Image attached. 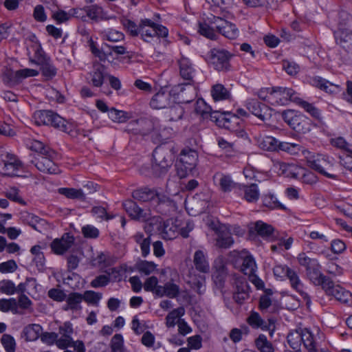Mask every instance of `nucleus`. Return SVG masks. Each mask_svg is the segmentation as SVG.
I'll return each instance as SVG.
<instances>
[{"mask_svg": "<svg viewBox=\"0 0 352 352\" xmlns=\"http://www.w3.org/2000/svg\"><path fill=\"white\" fill-rule=\"evenodd\" d=\"M177 92V99L179 102L188 104L194 100L197 96L195 88L191 85L190 82L185 85H178L175 87Z\"/></svg>", "mask_w": 352, "mask_h": 352, "instance_id": "23", "label": "nucleus"}, {"mask_svg": "<svg viewBox=\"0 0 352 352\" xmlns=\"http://www.w3.org/2000/svg\"><path fill=\"white\" fill-rule=\"evenodd\" d=\"M211 25H214L217 30L229 39H235L239 35V30L236 25L221 17L211 15L208 18Z\"/></svg>", "mask_w": 352, "mask_h": 352, "instance_id": "13", "label": "nucleus"}, {"mask_svg": "<svg viewBox=\"0 0 352 352\" xmlns=\"http://www.w3.org/2000/svg\"><path fill=\"white\" fill-rule=\"evenodd\" d=\"M53 111L50 110H40L34 112L33 118L37 125H49Z\"/></svg>", "mask_w": 352, "mask_h": 352, "instance_id": "51", "label": "nucleus"}, {"mask_svg": "<svg viewBox=\"0 0 352 352\" xmlns=\"http://www.w3.org/2000/svg\"><path fill=\"white\" fill-rule=\"evenodd\" d=\"M244 199L250 202H256L259 198V190L258 186L255 184H252L249 186H245L243 188Z\"/></svg>", "mask_w": 352, "mask_h": 352, "instance_id": "50", "label": "nucleus"}, {"mask_svg": "<svg viewBox=\"0 0 352 352\" xmlns=\"http://www.w3.org/2000/svg\"><path fill=\"white\" fill-rule=\"evenodd\" d=\"M296 104L300 107H302L305 111L309 113L312 117L320 119V111L316 108L313 104L308 102L300 98V96H298V99L297 100Z\"/></svg>", "mask_w": 352, "mask_h": 352, "instance_id": "52", "label": "nucleus"}, {"mask_svg": "<svg viewBox=\"0 0 352 352\" xmlns=\"http://www.w3.org/2000/svg\"><path fill=\"white\" fill-rule=\"evenodd\" d=\"M156 122L157 120L148 118L132 120L128 123L126 131L133 134L146 135L156 129Z\"/></svg>", "mask_w": 352, "mask_h": 352, "instance_id": "11", "label": "nucleus"}, {"mask_svg": "<svg viewBox=\"0 0 352 352\" xmlns=\"http://www.w3.org/2000/svg\"><path fill=\"white\" fill-rule=\"evenodd\" d=\"M82 300L85 301L88 305L98 306L102 297V294L92 290H87L82 294Z\"/></svg>", "mask_w": 352, "mask_h": 352, "instance_id": "60", "label": "nucleus"}, {"mask_svg": "<svg viewBox=\"0 0 352 352\" xmlns=\"http://www.w3.org/2000/svg\"><path fill=\"white\" fill-rule=\"evenodd\" d=\"M57 157V153L54 150H51L43 155H38L34 160H31V162L41 172L48 174H57L59 173V168L55 162Z\"/></svg>", "mask_w": 352, "mask_h": 352, "instance_id": "7", "label": "nucleus"}, {"mask_svg": "<svg viewBox=\"0 0 352 352\" xmlns=\"http://www.w3.org/2000/svg\"><path fill=\"white\" fill-rule=\"evenodd\" d=\"M321 265L317 261L313 265L306 269V274L309 279L316 285L323 287L324 285L331 279L329 276L324 275L321 271Z\"/></svg>", "mask_w": 352, "mask_h": 352, "instance_id": "22", "label": "nucleus"}, {"mask_svg": "<svg viewBox=\"0 0 352 352\" xmlns=\"http://www.w3.org/2000/svg\"><path fill=\"white\" fill-rule=\"evenodd\" d=\"M224 128L234 133L238 137L243 138L246 136L247 133L244 131L242 120L239 119L230 112V116H228V120L224 126Z\"/></svg>", "mask_w": 352, "mask_h": 352, "instance_id": "28", "label": "nucleus"}, {"mask_svg": "<svg viewBox=\"0 0 352 352\" xmlns=\"http://www.w3.org/2000/svg\"><path fill=\"white\" fill-rule=\"evenodd\" d=\"M42 327L38 324H31L25 327L22 331V336L28 342L36 340L42 331Z\"/></svg>", "mask_w": 352, "mask_h": 352, "instance_id": "37", "label": "nucleus"}, {"mask_svg": "<svg viewBox=\"0 0 352 352\" xmlns=\"http://www.w3.org/2000/svg\"><path fill=\"white\" fill-rule=\"evenodd\" d=\"M18 305L17 300L11 298L9 299H1L0 300V310L3 312L11 311L13 313H17Z\"/></svg>", "mask_w": 352, "mask_h": 352, "instance_id": "62", "label": "nucleus"}, {"mask_svg": "<svg viewBox=\"0 0 352 352\" xmlns=\"http://www.w3.org/2000/svg\"><path fill=\"white\" fill-rule=\"evenodd\" d=\"M22 162L16 155L8 153L6 159L0 162V174L3 176H18V171L22 168Z\"/></svg>", "mask_w": 352, "mask_h": 352, "instance_id": "16", "label": "nucleus"}, {"mask_svg": "<svg viewBox=\"0 0 352 352\" xmlns=\"http://www.w3.org/2000/svg\"><path fill=\"white\" fill-rule=\"evenodd\" d=\"M211 95L214 101L228 100L231 97L230 91L221 84H217L212 86Z\"/></svg>", "mask_w": 352, "mask_h": 352, "instance_id": "44", "label": "nucleus"}, {"mask_svg": "<svg viewBox=\"0 0 352 352\" xmlns=\"http://www.w3.org/2000/svg\"><path fill=\"white\" fill-rule=\"evenodd\" d=\"M288 272H289L286 277L289 280L292 287L300 294V296L306 300L307 304L311 302V298L308 294L303 290L304 285L301 282L296 272L292 269H290Z\"/></svg>", "mask_w": 352, "mask_h": 352, "instance_id": "27", "label": "nucleus"}, {"mask_svg": "<svg viewBox=\"0 0 352 352\" xmlns=\"http://www.w3.org/2000/svg\"><path fill=\"white\" fill-rule=\"evenodd\" d=\"M50 122V123L48 126H52L66 133H69L71 131L72 125L69 124L66 120L54 111L52 116H51Z\"/></svg>", "mask_w": 352, "mask_h": 352, "instance_id": "40", "label": "nucleus"}, {"mask_svg": "<svg viewBox=\"0 0 352 352\" xmlns=\"http://www.w3.org/2000/svg\"><path fill=\"white\" fill-rule=\"evenodd\" d=\"M311 83L316 87L331 94H338L342 90L341 85L331 82L320 76L314 77Z\"/></svg>", "mask_w": 352, "mask_h": 352, "instance_id": "25", "label": "nucleus"}, {"mask_svg": "<svg viewBox=\"0 0 352 352\" xmlns=\"http://www.w3.org/2000/svg\"><path fill=\"white\" fill-rule=\"evenodd\" d=\"M263 204L265 207L270 209H283L287 210V208L281 204L277 198L272 194L265 195L263 198Z\"/></svg>", "mask_w": 352, "mask_h": 352, "instance_id": "61", "label": "nucleus"}, {"mask_svg": "<svg viewBox=\"0 0 352 352\" xmlns=\"http://www.w3.org/2000/svg\"><path fill=\"white\" fill-rule=\"evenodd\" d=\"M21 219L25 223L30 226L33 229L36 231L41 232L40 226H43L45 223V221L41 219L38 216L30 213L28 212H23L21 213Z\"/></svg>", "mask_w": 352, "mask_h": 352, "instance_id": "36", "label": "nucleus"}, {"mask_svg": "<svg viewBox=\"0 0 352 352\" xmlns=\"http://www.w3.org/2000/svg\"><path fill=\"white\" fill-rule=\"evenodd\" d=\"M88 43L91 53L96 57L98 58L100 61H105L107 59L108 56H111V52L105 51L104 47H106L103 45L101 49L98 48L91 37L89 38Z\"/></svg>", "mask_w": 352, "mask_h": 352, "instance_id": "47", "label": "nucleus"}, {"mask_svg": "<svg viewBox=\"0 0 352 352\" xmlns=\"http://www.w3.org/2000/svg\"><path fill=\"white\" fill-rule=\"evenodd\" d=\"M89 76L90 79L89 83L96 87H102L104 79L107 76L104 66L101 64L94 65L93 70L89 72Z\"/></svg>", "mask_w": 352, "mask_h": 352, "instance_id": "33", "label": "nucleus"}, {"mask_svg": "<svg viewBox=\"0 0 352 352\" xmlns=\"http://www.w3.org/2000/svg\"><path fill=\"white\" fill-rule=\"evenodd\" d=\"M74 243V237L69 233H64L61 238H57L50 244L52 251L58 255H62L66 252Z\"/></svg>", "mask_w": 352, "mask_h": 352, "instance_id": "20", "label": "nucleus"}, {"mask_svg": "<svg viewBox=\"0 0 352 352\" xmlns=\"http://www.w3.org/2000/svg\"><path fill=\"white\" fill-rule=\"evenodd\" d=\"M287 342L294 350L299 349L301 341V329L294 332H291L287 337Z\"/></svg>", "mask_w": 352, "mask_h": 352, "instance_id": "64", "label": "nucleus"}, {"mask_svg": "<svg viewBox=\"0 0 352 352\" xmlns=\"http://www.w3.org/2000/svg\"><path fill=\"white\" fill-rule=\"evenodd\" d=\"M322 289L327 295L333 296L340 302L349 306L352 305V294L340 285H335L331 279L323 286Z\"/></svg>", "mask_w": 352, "mask_h": 352, "instance_id": "12", "label": "nucleus"}, {"mask_svg": "<svg viewBox=\"0 0 352 352\" xmlns=\"http://www.w3.org/2000/svg\"><path fill=\"white\" fill-rule=\"evenodd\" d=\"M309 167L324 175L325 177L337 179L335 174L334 159L327 155L317 154L307 157Z\"/></svg>", "mask_w": 352, "mask_h": 352, "instance_id": "2", "label": "nucleus"}, {"mask_svg": "<svg viewBox=\"0 0 352 352\" xmlns=\"http://www.w3.org/2000/svg\"><path fill=\"white\" fill-rule=\"evenodd\" d=\"M35 58L36 60H32V62L40 66L42 75L46 79H52L56 75V67L53 65L51 59L45 55L41 49L36 52Z\"/></svg>", "mask_w": 352, "mask_h": 352, "instance_id": "14", "label": "nucleus"}, {"mask_svg": "<svg viewBox=\"0 0 352 352\" xmlns=\"http://www.w3.org/2000/svg\"><path fill=\"white\" fill-rule=\"evenodd\" d=\"M227 276V268L223 264L217 267L216 271L212 275L214 283L219 287H223L226 278Z\"/></svg>", "mask_w": 352, "mask_h": 352, "instance_id": "57", "label": "nucleus"}, {"mask_svg": "<svg viewBox=\"0 0 352 352\" xmlns=\"http://www.w3.org/2000/svg\"><path fill=\"white\" fill-rule=\"evenodd\" d=\"M111 352H129L124 347V338L122 334H115L110 342Z\"/></svg>", "mask_w": 352, "mask_h": 352, "instance_id": "53", "label": "nucleus"}, {"mask_svg": "<svg viewBox=\"0 0 352 352\" xmlns=\"http://www.w3.org/2000/svg\"><path fill=\"white\" fill-rule=\"evenodd\" d=\"M154 210L162 215H170L177 210L176 203L169 197L158 193L152 204Z\"/></svg>", "mask_w": 352, "mask_h": 352, "instance_id": "15", "label": "nucleus"}, {"mask_svg": "<svg viewBox=\"0 0 352 352\" xmlns=\"http://www.w3.org/2000/svg\"><path fill=\"white\" fill-rule=\"evenodd\" d=\"M134 241L139 244L141 249V254L143 257H146L150 254L151 237L144 236L142 232H137L133 236Z\"/></svg>", "mask_w": 352, "mask_h": 352, "instance_id": "38", "label": "nucleus"}, {"mask_svg": "<svg viewBox=\"0 0 352 352\" xmlns=\"http://www.w3.org/2000/svg\"><path fill=\"white\" fill-rule=\"evenodd\" d=\"M193 261L198 271L204 273L209 272V264L203 251L197 250L195 252Z\"/></svg>", "mask_w": 352, "mask_h": 352, "instance_id": "43", "label": "nucleus"}, {"mask_svg": "<svg viewBox=\"0 0 352 352\" xmlns=\"http://www.w3.org/2000/svg\"><path fill=\"white\" fill-rule=\"evenodd\" d=\"M255 346L260 352H274V346L263 334H260L255 340Z\"/></svg>", "mask_w": 352, "mask_h": 352, "instance_id": "49", "label": "nucleus"}, {"mask_svg": "<svg viewBox=\"0 0 352 352\" xmlns=\"http://www.w3.org/2000/svg\"><path fill=\"white\" fill-rule=\"evenodd\" d=\"M247 109L254 116L262 121L271 117V108L265 104L258 102L256 99L250 98L245 101Z\"/></svg>", "mask_w": 352, "mask_h": 352, "instance_id": "18", "label": "nucleus"}, {"mask_svg": "<svg viewBox=\"0 0 352 352\" xmlns=\"http://www.w3.org/2000/svg\"><path fill=\"white\" fill-rule=\"evenodd\" d=\"M254 229L262 237L270 236L274 232V228L272 226L261 221H258L254 223Z\"/></svg>", "mask_w": 352, "mask_h": 352, "instance_id": "56", "label": "nucleus"}, {"mask_svg": "<svg viewBox=\"0 0 352 352\" xmlns=\"http://www.w3.org/2000/svg\"><path fill=\"white\" fill-rule=\"evenodd\" d=\"M171 102V96L169 92L159 91L155 94L150 101V106L155 109L166 108Z\"/></svg>", "mask_w": 352, "mask_h": 352, "instance_id": "30", "label": "nucleus"}, {"mask_svg": "<svg viewBox=\"0 0 352 352\" xmlns=\"http://www.w3.org/2000/svg\"><path fill=\"white\" fill-rule=\"evenodd\" d=\"M74 333L73 324L69 322H65L58 328V340L57 347L60 349H66L69 346H75L76 341L72 337Z\"/></svg>", "mask_w": 352, "mask_h": 352, "instance_id": "17", "label": "nucleus"}, {"mask_svg": "<svg viewBox=\"0 0 352 352\" xmlns=\"http://www.w3.org/2000/svg\"><path fill=\"white\" fill-rule=\"evenodd\" d=\"M299 94L289 87H273L271 95L272 105H287L292 102L296 103Z\"/></svg>", "mask_w": 352, "mask_h": 352, "instance_id": "8", "label": "nucleus"}, {"mask_svg": "<svg viewBox=\"0 0 352 352\" xmlns=\"http://www.w3.org/2000/svg\"><path fill=\"white\" fill-rule=\"evenodd\" d=\"M0 342L6 352H16V342L14 337L10 334H3L0 339Z\"/></svg>", "mask_w": 352, "mask_h": 352, "instance_id": "59", "label": "nucleus"}, {"mask_svg": "<svg viewBox=\"0 0 352 352\" xmlns=\"http://www.w3.org/2000/svg\"><path fill=\"white\" fill-rule=\"evenodd\" d=\"M122 206L125 211L132 219L143 221L148 219V214L140 208L134 201L131 199L126 200L123 202Z\"/></svg>", "mask_w": 352, "mask_h": 352, "instance_id": "24", "label": "nucleus"}, {"mask_svg": "<svg viewBox=\"0 0 352 352\" xmlns=\"http://www.w3.org/2000/svg\"><path fill=\"white\" fill-rule=\"evenodd\" d=\"M185 314L183 307H177L172 310L166 317V324L167 327H173L176 324V320Z\"/></svg>", "mask_w": 352, "mask_h": 352, "instance_id": "58", "label": "nucleus"}, {"mask_svg": "<svg viewBox=\"0 0 352 352\" xmlns=\"http://www.w3.org/2000/svg\"><path fill=\"white\" fill-rule=\"evenodd\" d=\"M233 54L226 50L213 48L206 54V61L214 69L227 72L231 70L230 60Z\"/></svg>", "mask_w": 352, "mask_h": 352, "instance_id": "3", "label": "nucleus"}, {"mask_svg": "<svg viewBox=\"0 0 352 352\" xmlns=\"http://www.w3.org/2000/svg\"><path fill=\"white\" fill-rule=\"evenodd\" d=\"M179 287L172 282H167L164 286H159L156 295L159 297L167 296L170 298H176L179 294Z\"/></svg>", "mask_w": 352, "mask_h": 352, "instance_id": "34", "label": "nucleus"}, {"mask_svg": "<svg viewBox=\"0 0 352 352\" xmlns=\"http://www.w3.org/2000/svg\"><path fill=\"white\" fill-rule=\"evenodd\" d=\"M300 145L296 143L279 142L278 151H285L290 155H296L300 151Z\"/></svg>", "mask_w": 352, "mask_h": 352, "instance_id": "63", "label": "nucleus"}, {"mask_svg": "<svg viewBox=\"0 0 352 352\" xmlns=\"http://www.w3.org/2000/svg\"><path fill=\"white\" fill-rule=\"evenodd\" d=\"M173 162L170 150L164 146H157L153 152L152 169L157 176L166 173Z\"/></svg>", "mask_w": 352, "mask_h": 352, "instance_id": "4", "label": "nucleus"}, {"mask_svg": "<svg viewBox=\"0 0 352 352\" xmlns=\"http://www.w3.org/2000/svg\"><path fill=\"white\" fill-rule=\"evenodd\" d=\"M58 192L68 199H77L82 201L86 199L85 192L80 188H60L58 189Z\"/></svg>", "mask_w": 352, "mask_h": 352, "instance_id": "42", "label": "nucleus"}, {"mask_svg": "<svg viewBox=\"0 0 352 352\" xmlns=\"http://www.w3.org/2000/svg\"><path fill=\"white\" fill-rule=\"evenodd\" d=\"M282 118L293 130L297 124L302 118L304 115L298 113L297 111L292 109H287L282 112Z\"/></svg>", "mask_w": 352, "mask_h": 352, "instance_id": "39", "label": "nucleus"}, {"mask_svg": "<svg viewBox=\"0 0 352 352\" xmlns=\"http://www.w3.org/2000/svg\"><path fill=\"white\" fill-rule=\"evenodd\" d=\"M232 254L236 256L237 261L241 262L240 266L241 271L245 274L249 276H252V283L256 285L257 287H260V285H263V283L261 279L257 276H254V273L256 270V262L252 256L247 254L246 252H238L234 251Z\"/></svg>", "mask_w": 352, "mask_h": 352, "instance_id": "9", "label": "nucleus"}, {"mask_svg": "<svg viewBox=\"0 0 352 352\" xmlns=\"http://www.w3.org/2000/svg\"><path fill=\"white\" fill-rule=\"evenodd\" d=\"M337 44L349 53H352V32L338 30L334 33Z\"/></svg>", "mask_w": 352, "mask_h": 352, "instance_id": "32", "label": "nucleus"}, {"mask_svg": "<svg viewBox=\"0 0 352 352\" xmlns=\"http://www.w3.org/2000/svg\"><path fill=\"white\" fill-rule=\"evenodd\" d=\"M195 111L197 113L201 114L204 116L206 114L210 115V120L214 122L219 127L224 128V126L228 120V118L230 116V111H212L211 108L207 106L203 99H199L196 102Z\"/></svg>", "mask_w": 352, "mask_h": 352, "instance_id": "10", "label": "nucleus"}, {"mask_svg": "<svg viewBox=\"0 0 352 352\" xmlns=\"http://www.w3.org/2000/svg\"><path fill=\"white\" fill-rule=\"evenodd\" d=\"M197 162L198 153L195 150L188 147L183 148L175 164L178 177L182 179L192 174L197 166Z\"/></svg>", "mask_w": 352, "mask_h": 352, "instance_id": "1", "label": "nucleus"}, {"mask_svg": "<svg viewBox=\"0 0 352 352\" xmlns=\"http://www.w3.org/2000/svg\"><path fill=\"white\" fill-rule=\"evenodd\" d=\"M301 341L309 352H319L314 335L309 329H301Z\"/></svg>", "mask_w": 352, "mask_h": 352, "instance_id": "35", "label": "nucleus"}, {"mask_svg": "<svg viewBox=\"0 0 352 352\" xmlns=\"http://www.w3.org/2000/svg\"><path fill=\"white\" fill-rule=\"evenodd\" d=\"M100 35L104 40L110 42H119L124 39L122 32L112 28L104 29L100 32Z\"/></svg>", "mask_w": 352, "mask_h": 352, "instance_id": "45", "label": "nucleus"}, {"mask_svg": "<svg viewBox=\"0 0 352 352\" xmlns=\"http://www.w3.org/2000/svg\"><path fill=\"white\" fill-rule=\"evenodd\" d=\"M184 113V108L179 104H176L168 109L166 116L169 121L176 122L182 118Z\"/></svg>", "mask_w": 352, "mask_h": 352, "instance_id": "55", "label": "nucleus"}, {"mask_svg": "<svg viewBox=\"0 0 352 352\" xmlns=\"http://www.w3.org/2000/svg\"><path fill=\"white\" fill-rule=\"evenodd\" d=\"M230 283L232 288V298L238 305H242L250 297V287L245 276L239 274L230 276Z\"/></svg>", "mask_w": 352, "mask_h": 352, "instance_id": "5", "label": "nucleus"}, {"mask_svg": "<svg viewBox=\"0 0 352 352\" xmlns=\"http://www.w3.org/2000/svg\"><path fill=\"white\" fill-rule=\"evenodd\" d=\"M168 34V29L160 24L155 23L149 19L140 20L141 38L145 42H151L155 37L165 38Z\"/></svg>", "mask_w": 352, "mask_h": 352, "instance_id": "6", "label": "nucleus"}, {"mask_svg": "<svg viewBox=\"0 0 352 352\" xmlns=\"http://www.w3.org/2000/svg\"><path fill=\"white\" fill-rule=\"evenodd\" d=\"M180 76L189 82L192 81L195 69L191 60L184 56H182L177 60Z\"/></svg>", "mask_w": 352, "mask_h": 352, "instance_id": "26", "label": "nucleus"}, {"mask_svg": "<svg viewBox=\"0 0 352 352\" xmlns=\"http://www.w3.org/2000/svg\"><path fill=\"white\" fill-rule=\"evenodd\" d=\"M182 221L177 218L166 220L162 226V234L164 239L172 240L179 234V227Z\"/></svg>", "mask_w": 352, "mask_h": 352, "instance_id": "21", "label": "nucleus"}, {"mask_svg": "<svg viewBox=\"0 0 352 352\" xmlns=\"http://www.w3.org/2000/svg\"><path fill=\"white\" fill-rule=\"evenodd\" d=\"M157 267V265L153 261L140 260L135 264L136 270L141 274L149 275L153 273Z\"/></svg>", "mask_w": 352, "mask_h": 352, "instance_id": "54", "label": "nucleus"}, {"mask_svg": "<svg viewBox=\"0 0 352 352\" xmlns=\"http://www.w3.org/2000/svg\"><path fill=\"white\" fill-rule=\"evenodd\" d=\"M279 142L272 136H265L258 140V146L267 151H278Z\"/></svg>", "mask_w": 352, "mask_h": 352, "instance_id": "41", "label": "nucleus"}, {"mask_svg": "<svg viewBox=\"0 0 352 352\" xmlns=\"http://www.w3.org/2000/svg\"><path fill=\"white\" fill-rule=\"evenodd\" d=\"M338 30L348 31V28L352 26V16L344 10H341L338 14Z\"/></svg>", "mask_w": 352, "mask_h": 352, "instance_id": "48", "label": "nucleus"}, {"mask_svg": "<svg viewBox=\"0 0 352 352\" xmlns=\"http://www.w3.org/2000/svg\"><path fill=\"white\" fill-rule=\"evenodd\" d=\"M158 193L154 188L144 187L133 190L132 197L134 199L142 202L150 201L152 205Z\"/></svg>", "mask_w": 352, "mask_h": 352, "instance_id": "29", "label": "nucleus"}, {"mask_svg": "<svg viewBox=\"0 0 352 352\" xmlns=\"http://www.w3.org/2000/svg\"><path fill=\"white\" fill-rule=\"evenodd\" d=\"M65 301L66 302V304L63 306V310L64 311H77L82 309V294L78 292H71L67 295Z\"/></svg>", "mask_w": 352, "mask_h": 352, "instance_id": "31", "label": "nucleus"}, {"mask_svg": "<svg viewBox=\"0 0 352 352\" xmlns=\"http://www.w3.org/2000/svg\"><path fill=\"white\" fill-rule=\"evenodd\" d=\"M234 243V240L230 233L224 229L217 234L216 245L220 248H229Z\"/></svg>", "mask_w": 352, "mask_h": 352, "instance_id": "46", "label": "nucleus"}, {"mask_svg": "<svg viewBox=\"0 0 352 352\" xmlns=\"http://www.w3.org/2000/svg\"><path fill=\"white\" fill-rule=\"evenodd\" d=\"M246 322L253 329H261L263 331H269L271 336L274 331V320L272 318H269L268 322H267L256 311H252L247 318Z\"/></svg>", "mask_w": 352, "mask_h": 352, "instance_id": "19", "label": "nucleus"}]
</instances>
